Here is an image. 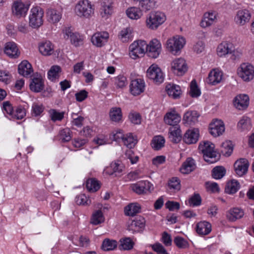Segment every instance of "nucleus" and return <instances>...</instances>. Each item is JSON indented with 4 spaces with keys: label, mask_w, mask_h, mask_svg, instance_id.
Segmentation results:
<instances>
[{
    "label": "nucleus",
    "mask_w": 254,
    "mask_h": 254,
    "mask_svg": "<svg viewBox=\"0 0 254 254\" xmlns=\"http://www.w3.org/2000/svg\"><path fill=\"white\" fill-rule=\"evenodd\" d=\"M51 119L53 122L62 121L64 117V112H59L56 110L51 109L49 111Z\"/></svg>",
    "instance_id": "obj_57"
},
{
    "label": "nucleus",
    "mask_w": 254,
    "mask_h": 254,
    "mask_svg": "<svg viewBox=\"0 0 254 254\" xmlns=\"http://www.w3.org/2000/svg\"><path fill=\"white\" fill-rule=\"evenodd\" d=\"M75 12L80 17L89 18L94 14V8L88 0H83L76 4Z\"/></svg>",
    "instance_id": "obj_3"
},
{
    "label": "nucleus",
    "mask_w": 254,
    "mask_h": 254,
    "mask_svg": "<svg viewBox=\"0 0 254 254\" xmlns=\"http://www.w3.org/2000/svg\"><path fill=\"white\" fill-rule=\"evenodd\" d=\"M18 70L24 77L29 76L33 72L31 64L27 61H23L19 64Z\"/></svg>",
    "instance_id": "obj_29"
},
{
    "label": "nucleus",
    "mask_w": 254,
    "mask_h": 254,
    "mask_svg": "<svg viewBox=\"0 0 254 254\" xmlns=\"http://www.w3.org/2000/svg\"><path fill=\"white\" fill-rule=\"evenodd\" d=\"M169 138L173 142H179L181 138V130L180 126H174L169 128Z\"/></svg>",
    "instance_id": "obj_36"
},
{
    "label": "nucleus",
    "mask_w": 254,
    "mask_h": 254,
    "mask_svg": "<svg viewBox=\"0 0 254 254\" xmlns=\"http://www.w3.org/2000/svg\"><path fill=\"white\" fill-rule=\"evenodd\" d=\"M186 43L185 39L181 36H175L166 42V48L173 55H178Z\"/></svg>",
    "instance_id": "obj_4"
},
{
    "label": "nucleus",
    "mask_w": 254,
    "mask_h": 254,
    "mask_svg": "<svg viewBox=\"0 0 254 254\" xmlns=\"http://www.w3.org/2000/svg\"><path fill=\"white\" fill-rule=\"evenodd\" d=\"M29 8L28 5H26L20 1L14 2L12 6V13L17 17L25 16Z\"/></svg>",
    "instance_id": "obj_21"
},
{
    "label": "nucleus",
    "mask_w": 254,
    "mask_h": 254,
    "mask_svg": "<svg viewBox=\"0 0 254 254\" xmlns=\"http://www.w3.org/2000/svg\"><path fill=\"white\" fill-rule=\"evenodd\" d=\"M64 38H70L71 43L75 47H79L83 44V36L78 33L73 32L69 27H66L63 30Z\"/></svg>",
    "instance_id": "obj_10"
},
{
    "label": "nucleus",
    "mask_w": 254,
    "mask_h": 254,
    "mask_svg": "<svg viewBox=\"0 0 254 254\" xmlns=\"http://www.w3.org/2000/svg\"><path fill=\"white\" fill-rule=\"evenodd\" d=\"M199 135V130L197 128L189 129L185 133L183 140L187 144H194L198 141Z\"/></svg>",
    "instance_id": "obj_18"
},
{
    "label": "nucleus",
    "mask_w": 254,
    "mask_h": 254,
    "mask_svg": "<svg viewBox=\"0 0 254 254\" xmlns=\"http://www.w3.org/2000/svg\"><path fill=\"white\" fill-rule=\"evenodd\" d=\"M190 206H197L201 203V198L198 193H194L189 200Z\"/></svg>",
    "instance_id": "obj_62"
},
{
    "label": "nucleus",
    "mask_w": 254,
    "mask_h": 254,
    "mask_svg": "<svg viewBox=\"0 0 254 254\" xmlns=\"http://www.w3.org/2000/svg\"><path fill=\"white\" fill-rule=\"evenodd\" d=\"M125 169V166L119 160H116L111 163L109 167L104 170V173L113 175L114 173H121Z\"/></svg>",
    "instance_id": "obj_23"
},
{
    "label": "nucleus",
    "mask_w": 254,
    "mask_h": 254,
    "mask_svg": "<svg viewBox=\"0 0 254 254\" xmlns=\"http://www.w3.org/2000/svg\"><path fill=\"white\" fill-rule=\"evenodd\" d=\"M196 229L198 234L206 235L211 231V225L207 221H201L197 224Z\"/></svg>",
    "instance_id": "obj_34"
},
{
    "label": "nucleus",
    "mask_w": 254,
    "mask_h": 254,
    "mask_svg": "<svg viewBox=\"0 0 254 254\" xmlns=\"http://www.w3.org/2000/svg\"><path fill=\"white\" fill-rule=\"evenodd\" d=\"M147 77L154 83L159 84L164 81V75L161 69L155 64L151 65L146 72Z\"/></svg>",
    "instance_id": "obj_8"
},
{
    "label": "nucleus",
    "mask_w": 254,
    "mask_h": 254,
    "mask_svg": "<svg viewBox=\"0 0 254 254\" xmlns=\"http://www.w3.org/2000/svg\"><path fill=\"white\" fill-rule=\"evenodd\" d=\"M44 110V107L42 104L33 103L32 106V115L35 117L40 116Z\"/></svg>",
    "instance_id": "obj_61"
},
{
    "label": "nucleus",
    "mask_w": 254,
    "mask_h": 254,
    "mask_svg": "<svg viewBox=\"0 0 254 254\" xmlns=\"http://www.w3.org/2000/svg\"><path fill=\"white\" fill-rule=\"evenodd\" d=\"M121 244L119 246L120 250H130L133 247L134 243L130 238H126L120 240Z\"/></svg>",
    "instance_id": "obj_53"
},
{
    "label": "nucleus",
    "mask_w": 254,
    "mask_h": 254,
    "mask_svg": "<svg viewBox=\"0 0 254 254\" xmlns=\"http://www.w3.org/2000/svg\"><path fill=\"white\" fill-rule=\"evenodd\" d=\"M147 44L145 41H136L132 43L129 47V56L133 59L139 58L146 52Z\"/></svg>",
    "instance_id": "obj_6"
},
{
    "label": "nucleus",
    "mask_w": 254,
    "mask_h": 254,
    "mask_svg": "<svg viewBox=\"0 0 254 254\" xmlns=\"http://www.w3.org/2000/svg\"><path fill=\"white\" fill-rule=\"evenodd\" d=\"M104 221V217L101 210L95 211L92 214L91 223L93 225H98Z\"/></svg>",
    "instance_id": "obj_48"
},
{
    "label": "nucleus",
    "mask_w": 254,
    "mask_h": 254,
    "mask_svg": "<svg viewBox=\"0 0 254 254\" xmlns=\"http://www.w3.org/2000/svg\"><path fill=\"white\" fill-rule=\"evenodd\" d=\"M215 145L209 141H203L199 143L198 150L203 154L204 160L213 163L218 160V153L214 150Z\"/></svg>",
    "instance_id": "obj_1"
},
{
    "label": "nucleus",
    "mask_w": 254,
    "mask_h": 254,
    "mask_svg": "<svg viewBox=\"0 0 254 254\" xmlns=\"http://www.w3.org/2000/svg\"><path fill=\"white\" fill-rule=\"evenodd\" d=\"M210 133L214 137L221 135L225 131V127L221 120H215L210 124Z\"/></svg>",
    "instance_id": "obj_16"
},
{
    "label": "nucleus",
    "mask_w": 254,
    "mask_h": 254,
    "mask_svg": "<svg viewBox=\"0 0 254 254\" xmlns=\"http://www.w3.org/2000/svg\"><path fill=\"white\" fill-rule=\"evenodd\" d=\"M44 11L40 7L36 6L31 8L29 16V26L38 28L43 23Z\"/></svg>",
    "instance_id": "obj_5"
},
{
    "label": "nucleus",
    "mask_w": 254,
    "mask_h": 254,
    "mask_svg": "<svg viewBox=\"0 0 254 254\" xmlns=\"http://www.w3.org/2000/svg\"><path fill=\"white\" fill-rule=\"evenodd\" d=\"M138 2L140 8L145 11L153 8L155 5V1L154 0H141Z\"/></svg>",
    "instance_id": "obj_50"
},
{
    "label": "nucleus",
    "mask_w": 254,
    "mask_h": 254,
    "mask_svg": "<svg viewBox=\"0 0 254 254\" xmlns=\"http://www.w3.org/2000/svg\"><path fill=\"white\" fill-rule=\"evenodd\" d=\"M48 20L52 23H57L60 21L62 16L61 10L54 8L49 9L47 11Z\"/></svg>",
    "instance_id": "obj_28"
},
{
    "label": "nucleus",
    "mask_w": 254,
    "mask_h": 254,
    "mask_svg": "<svg viewBox=\"0 0 254 254\" xmlns=\"http://www.w3.org/2000/svg\"><path fill=\"white\" fill-rule=\"evenodd\" d=\"M199 116L196 111H189L184 114L183 121L189 125H193L197 122Z\"/></svg>",
    "instance_id": "obj_30"
},
{
    "label": "nucleus",
    "mask_w": 254,
    "mask_h": 254,
    "mask_svg": "<svg viewBox=\"0 0 254 254\" xmlns=\"http://www.w3.org/2000/svg\"><path fill=\"white\" fill-rule=\"evenodd\" d=\"M61 71V67L58 65H54L51 67L48 71V78L51 81H55L60 76L59 72Z\"/></svg>",
    "instance_id": "obj_52"
},
{
    "label": "nucleus",
    "mask_w": 254,
    "mask_h": 254,
    "mask_svg": "<svg viewBox=\"0 0 254 254\" xmlns=\"http://www.w3.org/2000/svg\"><path fill=\"white\" fill-rule=\"evenodd\" d=\"M251 15L249 10L247 9L239 10L235 17V22L239 25H244L248 22L251 18Z\"/></svg>",
    "instance_id": "obj_19"
},
{
    "label": "nucleus",
    "mask_w": 254,
    "mask_h": 254,
    "mask_svg": "<svg viewBox=\"0 0 254 254\" xmlns=\"http://www.w3.org/2000/svg\"><path fill=\"white\" fill-rule=\"evenodd\" d=\"M171 68L174 74L182 76L188 70L185 60L183 58L175 59L171 63Z\"/></svg>",
    "instance_id": "obj_11"
},
{
    "label": "nucleus",
    "mask_w": 254,
    "mask_h": 254,
    "mask_svg": "<svg viewBox=\"0 0 254 254\" xmlns=\"http://www.w3.org/2000/svg\"><path fill=\"white\" fill-rule=\"evenodd\" d=\"M200 90L199 89L195 80L191 81L190 85V95L193 98H196L200 96Z\"/></svg>",
    "instance_id": "obj_54"
},
{
    "label": "nucleus",
    "mask_w": 254,
    "mask_h": 254,
    "mask_svg": "<svg viewBox=\"0 0 254 254\" xmlns=\"http://www.w3.org/2000/svg\"><path fill=\"white\" fill-rule=\"evenodd\" d=\"M233 50V45L231 43L224 42L220 44L217 48V53L219 57L229 55Z\"/></svg>",
    "instance_id": "obj_26"
},
{
    "label": "nucleus",
    "mask_w": 254,
    "mask_h": 254,
    "mask_svg": "<svg viewBox=\"0 0 254 254\" xmlns=\"http://www.w3.org/2000/svg\"><path fill=\"white\" fill-rule=\"evenodd\" d=\"M101 15L103 17H108L113 13V6L111 2L109 1H103L101 8Z\"/></svg>",
    "instance_id": "obj_44"
},
{
    "label": "nucleus",
    "mask_w": 254,
    "mask_h": 254,
    "mask_svg": "<svg viewBox=\"0 0 254 254\" xmlns=\"http://www.w3.org/2000/svg\"><path fill=\"white\" fill-rule=\"evenodd\" d=\"M215 18L216 14L214 12L205 13L200 22V26L203 28L208 27L213 23Z\"/></svg>",
    "instance_id": "obj_38"
},
{
    "label": "nucleus",
    "mask_w": 254,
    "mask_h": 254,
    "mask_svg": "<svg viewBox=\"0 0 254 254\" xmlns=\"http://www.w3.org/2000/svg\"><path fill=\"white\" fill-rule=\"evenodd\" d=\"M165 142V139L162 136H155L152 140L151 145L154 150H158L164 146Z\"/></svg>",
    "instance_id": "obj_47"
},
{
    "label": "nucleus",
    "mask_w": 254,
    "mask_h": 254,
    "mask_svg": "<svg viewBox=\"0 0 254 254\" xmlns=\"http://www.w3.org/2000/svg\"><path fill=\"white\" fill-rule=\"evenodd\" d=\"M250 163L246 158H241L235 161L234 168L237 175H245L247 173Z\"/></svg>",
    "instance_id": "obj_15"
},
{
    "label": "nucleus",
    "mask_w": 254,
    "mask_h": 254,
    "mask_svg": "<svg viewBox=\"0 0 254 254\" xmlns=\"http://www.w3.org/2000/svg\"><path fill=\"white\" fill-rule=\"evenodd\" d=\"M86 186L89 192H95L100 189L101 185L100 182L96 179L90 178L86 181Z\"/></svg>",
    "instance_id": "obj_37"
},
{
    "label": "nucleus",
    "mask_w": 254,
    "mask_h": 254,
    "mask_svg": "<svg viewBox=\"0 0 254 254\" xmlns=\"http://www.w3.org/2000/svg\"><path fill=\"white\" fill-rule=\"evenodd\" d=\"M233 150L232 142L230 140L223 142L221 145V153L225 156L228 157L231 155Z\"/></svg>",
    "instance_id": "obj_42"
},
{
    "label": "nucleus",
    "mask_w": 254,
    "mask_h": 254,
    "mask_svg": "<svg viewBox=\"0 0 254 254\" xmlns=\"http://www.w3.org/2000/svg\"><path fill=\"white\" fill-rule=\"evenodd\" d=\"M126 14L129 18L137 20L142 16V12L140 7H130L127 9Z\"/></svg>",
    "instance_id": "obj_39"
},
{
    "label": "nucleus",
    "mask_w": 254,
    "mask_h": 254,
    "mask_svg": "<svg viewBox=\"0 0 254 254\" xmlns=\"http://www.w3.org/2000/svg\"><path fill=\"white\" fill-rule=\"evenodd\" d=\"M11 75L8 71L0 70V81L8 84L10 82Z\"/></svg>",
    "instance_id": "obj_63"
},
{
    "label": "nucleus",
    "mask_w": 254,
    "mask_h": 254,
    "mask_svg": "<svg viewBox=\"0 0 254 254\" xmlns=\"http://www.w3.org/2000/svg\"><path fill=\"white\" fill-rule=\"evenodd\" d=\"M168 185L170 189L179 190L181 189V181L177 177H173L169 180Z\"/></svg>",
    "instance_id": "obj_59"
},
{
    "label": "nucleus",
    "mask_w": 254,
    "mask_h": 254,
    "mask_svg": "<svg viewBox=\"0 0 254 254\" xmlns=\"http://www.w3.org/2000/svg\"><path fill=\"white\" fill-rule=\"evenodd\" d=\"M161 50V44L160 42L156 39L152 40L147 45L146 48V52L149 57L152 58H157Z\"/></svg>",
    "instance_id": "obj_12"
},
{
    "label": "nucleus",
    "mask_w": 254,
    "mask_h": 254,
    "mask_svg": "<svg viewBox=\"0 0 254 254\" xmlns=\"http://www.w3.org/2000/svg\"><path fill=\"white\" fill-rule=\"evenodd\" d=\"M181 119V116L175 111H172L165 115L164 122L171 126H178Z\"/></svg>",
    "instance_id": "obj_24"
},
{
    "label": "nucleus",
    "mask_w": 254,
    "mask_h": 254,
    "mask_svg": "<svg viewBox=\"0 0 254 254\" xmlns=\"http://www.w3.org/2000/svg\"><path fill=\"white\" fill-rule=\"evenodd\" d=\"M75 202L78 205L87 206L91 204V200L84 194H80L75 197Z\"/></svg>",
    "instance_id": "obj_56"
},
{
    "label": "nucleus",
    "mask_w": 254,
    "mask_h": 254,
    "mask_svg": "<svg viewBox=\"0 0 254 254\" xmlns=\"http://www.w3.org/2000/svg\"><path fill=\"white\" fill-rule=\"evenodd\" d=\"M166 90L168 95L174 99L179 98L182 93L181 87L175 84H168L166 86Z\"/></svg>",
    "instance_id": "obj_33"
},
{
    "label": "nucleus",
    "mask_w": 254,
    "mask_h": 254,
    "mask_svg": "<svg viewBox=\"0 0 254 254\" xmlns=\"http://www.w3.org/2000/svg\"><path fill=\"white\" fill-rule=\"evenodd\" d=\"M141 209L140 205L137 203H131L125 207L124 212L127 216H133L138 213Z\"/></svg>",
    "instance_id": "obj_35"
},
{
    "label": "nucleus",
    "mask_w": 254,
    "mask_h": 254,
    "mask_svg": "<svg viewBox=\"0 0 254 254\" xmlns=\"http://www.w3.org/2000/svg\"><path fill=\"white\" fill-rule=\"evenodd\" d=\"M109 116L111 120L115 122H120L122 118V112L121 108L113 107L110 109Z\"/></svg>",
    "instance_id": "obj_43"
},
{
    "label": "nucleus",
    "mask_w": 254,
    "mask_h": 254,
    "mask_svg": "<svg viewBox=\"0 0 254 254\" xmlns=\"http://www.w3.org/2000/svg\"><path fill=\"white\" fill-rule=\"evenodd\" d=\"M240 188L239 182L235 180H232L227 183L225 191L228 194H234L236 193Z\"/></svg>",
    "instance_id": "obj_45"
},
{
    "label": "nucleus",
    "mask_w": 254,
    "mask_h": 254,
    "mask_svg": "<svg viewBox=\"0 0 254 254\" xmlns=\"http://www.w3.org/2000/svg\"><path fill=\"white\" fill-rule=\"evenodd\" d=\"M151 187V184L148 181L138 182L130 186L131 190L139 195L146 194L150 191Z\"/></svg>",
    "instance_id": "obj_14"
},
{
    "label": "nucleus",
    "mask_w": 254,
    "mask_h": 254,
    "mask_svg": "<svg viewBox=\"0 0 254 254\" xmlns=\"http://www.w3.org/2000/svg\"><path fill=\"white\" fill-rule=\"evenodd\" d=\"M237 127L240 131L250 130L252 127L250 119L247 117H243L238 122Z\"/></svg>",
    "instance_id": "obj_41"
},
{
    "label": "nucleus",
    "mask_w": 254,
    "mask_h": 254,
    "mask_svg": "<svg viewBox=\"0 0 254 254\" xmlns=\"http://www.w3.org/2000/svg\"><path fill=\"white\" fill-rule=\"evenodd\" d=\"M145 225L144 218L141 216H137L128 222L127 230L133 234L140 232L144 230Z\"/></svg>",
    "instance_id": "obj_9"
},
{
    "label": "nucleus",
    "mask_w": 254,
    "mask_h": 254,
    "mask_svg": "<svg viewBox=\"0 0 254 254\" xmlns=\"http://www.w3.org/2000/svg\"><path fill=\"white\" fill-rule=\"evenodd\" d=\"M196 168L194 160L191 158H188L184 162L180 168L182 174H187L190 173Z\"/></svg>",
    "instance_id": "obj_31"
},
{
    "label": "nucleus",
    "mask_w": 254,
    "mask_h": 254,
    "mask_svg": "<svg viewBox=\"0 0 254 254\" xmlns=\"http://www.w3.org/2000/svg\"><path fill=\"white\" fill-rule=\"evenodd\" d=\"M109 34L106 32H97L92 37L91 41L93 44L98 47H101L107 42Z\"/></svg>",
    "instance_id": "obj_17"
},
{
    "label": "nucleus",
    "mask_w": 254,
    "mask_h": 254,
    "mask_svg": "<svg viewBox=\"0 0 254 254\" xmlns=\"http://www.w3.org/2000/svg\"><path fill=\"white\" fill-rule=\"evenodd\" d=\"M245 214L244 210L239 207L230 209L226 212L227 218L231 222H234L242 218Z\"/></svg>",
    "instance_id": "obj_22"
},
{
    "label": "nucleus",
    "mask_w": 254,
    "mask_h": 254,
    "mask_svg": "<svg viewBox=\"0 0 254 254\" xmlns=\"http://www.w3.org/2000/svg\"><path fill=\"white\" fill-rule=\"evenodd\" d=\"M174 242L177 247L180 249H186L189 247L188 242L183 237L180 236L176 237L174 238Z\"/></svg>",
    "instance_id": "obj_58"
},
{
    "label": "nucleus",
    "mask_w": 254,
    "mask_h": 254,
    "mask_svg": "<svg viewBox=\"0 0 254 254\" xmlns=\"http://www.w3.org/2000/svg\"><path fill=\"white\" fill-rule=\"evenodd\" d=\"M222 73L217 69H213L211 70L209 74L207 79V82L209 84L216 85L222 80Z\"/></svg>",
    "instance_id": "obj_27"
},
{
    "label": "nucleus",
    "mask_w": 254,
    "mask_h": 254,
    "mask_svg": "<svg viewBox=\"0 0 254 254\" xmlns=\"http://www.w3.org/2000/svg\"><path fill=\"white\" fill-rule=\"evenodd\" d=\"M60 139L62 142H68L71 139V132L69 128H65L60 131Z\"/></svg>",
    "instance_id": "obj_55"
},
{
    "label": "nucleus",
    "mask_w": 254,
    "mask_h": 254,
    "mask_svg": "<svg viewBox=\"0 0 254 254\" xmlns=\"http://www.w3.org/2000/svg\"><path fill=\"white\" fill-rule=\"evenodd\" d=\"M26 115V111L22 106H18L13 112V116L11 117L17 120L23 119Z\"/></svg>",
    "instance_id": "obj_60"
},
{
    "label": "nucleus",
    "mask_w": 254,
    "mask_h": 254,
    "mask_svg": "<svg viewBox=\"0 0 254 254\" xmlns=\"http://www.w3.org/2000/svg\"><path fill=\"white\" fill-rule=\"evenodd\" d=\"M40 52L44 56H49L54 51V46L50 41L42 43L39 47Z\"/></svg>",
    "instance_id": "obj_40"
},
{
    "label": "nucleus",
    "mask_w": 254,
    "mask_h": 254,
    "mask_svg": "<svg viewBox=\"0 0 254 254\" xmlns=\"http://www.w3.org/2000/svg\"><path fill=\"white\" fill-rule=\"evenodd\" d=\"M249 104V97L246 94H240L235 97L233 100L234 106L238 110L246 109Z\"/></svg>",
    "instance_id": "obj_20"
},
{
    "label": "nucleus",
    "mask_w": 254,
    "mask_h": 254,
    "mask_svg": "<svg viewBox=\"0 0 254 254\" xmlns=\"http://www.w3.org/2000/svg\"><path fill=\"white\" fill-rule=\"evenodd\" d=\"M124 144L128 148H133L137 143V140L131 133H128L125 135L123 140Z\"/></svg>",
    "instance_id": "obj_49"
},
{
    "label": "nucleus",
    "mask_w": 254,
    "mask_h": 254,
    "mask_svg": "<svg viewBox=\"0 0 254 254\" xmlns=\"http://www.w3.org/2000/svg\"><path fill=\"white\" fill-rule=\"evenodd\" d=\"M118 245V242L114 240L105 239L102 244V249L104 251H110L115 250Z\"/></svg>",
    "instance_id": "obj_46"
},
{
    "label": "nucleus",
    "mask_w": 254,
    "mask_h": 254,
    "mask_svg": "<svg viewBox=\"0 0 254 254\" xmlns=\"http://www.w3.org/2000/svg\"><path fill=\"white\" fill-rule=\"evenodd\" d=\"M152 249L157 254H168L164 247L159 243H155L151 246Z\"/></svg>",
    "instance_id": "obj_64"
},
{
    "label": "nucleus",
    "mask_w": 254,
    "mask_h": 254,
    "mask_svg": "<svg viewBox=\"0 0 254 254\" xmlns=\"http://www.w3.org/2000/svg\"><path fill=\"white\" fill-rule=\"evenodd\" d=\"M237 73L244 81H250L254 77V67L249 63H243L238 68Z\"/></svg>",
    "instance_id": "obj_7"
},
{
    "label": "nucleus",
    "mask_w": 254,
    "mask_h": 254,
    "mask_svg": "<svg viewBox=\"0 0 254 254\" xmlns=\"http://www.w3.org/2000/svg\"><path fill=\"white\" fill-rule=\"evenodd\" d=\"M166 20L165 14L162 12L153 11L149 13L146 19L147 27L151 30H156Z\"/></svg>",
    "instance_id": "obj_2"
},
{
    "label": "nucleus",
    "mask_w": 254,
    "mask_h": 254,
    "mask_svg": "<svg viewBox=\"0 0 254 254\" xmlns=\"http://www.w3.org/2000/svg\"><path fill=\"white\" fill-rule=\"evenodd\" d=\"M113 81L117 88H123L127 84V81L126 76L119 75L113 79Z\"/></svg>",
    "instance_id": "obj_51"
},
{
    "label": "nucleus",
    "mask_w": 254,
    "mask_h": 254,
    "mask_svg": "<svg viewBox=\"0 0 254 254\" xmlns=\"http://www.w3.org/2000/svg\"><path fill=\"white\" fill-rule=\"evenodd\" d=\"M29 87L31 91L39 92L44 89V81L41 77H34L31 79Z\"/></svg>",
    "instance_id": "obj_32"
},
{
    "label": "nucleus",
    "mask_w": 254,
    "mask_h": 254,
    "mask_svg": "<svg viewBox=\"0 0 254 254\" xmlns=\"http://www.w3.org/2000/svg\"><path fill=\"white\" fill-rule=\"evenodd\" d=\"M4 53L8 57L12 58H17L20 54V52L18 51L16 44L13 42L6 43Z\"/></svg>",
    "instance_id": "obj_25"
},
{
    "label": "nucleus",
    "mask_w": 254,
    "mask_h": 254,
    "mask_svg": "<svg viewBox=\"0 0 254 254\" xmlns=\"http://www.w3.org/2000/svg\"><path fill=\"white\" fill-rule=\"evenodd\" d=\"M145 86V82L143 79H135L131 81L129 90L132 95L137 96L144 92Z\"/></svg>",
    "instance_id": "obj_13"
}]
</instances>
